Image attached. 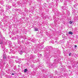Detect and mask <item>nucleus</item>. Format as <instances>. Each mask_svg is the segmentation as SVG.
<instances>
[{
  "label": "nucleus",
  "instance_id": "obj_16",
  "mask_svg": "<svg viewBox=\"0 0 78 78\" xmlns=\"http://www.w3.org/2000/svg\"><path fill=\"white\" fill-rule=\"evenodd\" d=\"M8 58H9V56H8Z\"/></svg>",
  "mask_w": 78,
  "mask_h": 78
},
{
  "label": "nucleus",
  "instance_id": "obj_1",
  "mask_svg": "<svg viewBox=\"0 0 78 78\" xmlns=\"http://www.w3.org/2000/svg\"><path fill=\"white\" fill-rule=\"evenodd\" d=\"M48 66L49 68L51 67H53V64L51 63H48Z\"/></svg>",
  "mask_w": 78,
  "mask_h": 78
},
{
  "label": "nucleus",
  "instance_id": "obj_6",
  "mask_svg": "<svg viewBox=\"0 0 78 78\" xmlns=\"http://www.w3.org/2000/svg\"><path fill=\"white\" fill-rule=\"evenodd\" d=\"M8 9H10L11 7L10 5H9L8 6Z\"/></svg>",
  "mask_w": 78,
  "mask_h": 78
},
{
  "label": "nucleus",
  "instance_id": "obj_19",
  "mask_svg": "<svg viewBox=\"0 0 78 78\" xmlns=\"http://www.w3.org/2000/svg\"><path fill=\"white\" fill-rule=\"evenodd\" d=\"M52 44H54V42H52Z\"/></svg>",
  "mask_w": 78,
  "mask_h": 78
},
{
  "label": "nucleus",
  "instance_id": "obj_14",
  "mask_svg": "<svg viewBox=\"0 0 78 78\" xmlns=\"http://www.w3.org/2000/svg\"><path fill=\"white\" fill-rule=\"evenodd\" d=\"M31 67H32V68H33V67L32 66V65H31Z\"/></svg>",
  "mask_w": 78,
  "mask_h": 78
},
{
  "label": "nucleus",
  "instance_id": "obj_7",
  "mask_svg": "<svg viewBox=\"0 0 78 78\" xmlns=\"http://www.w3.org/2000/svg\"><path fill=\"white\" fill-rule=\"evenodd\" d=\"M22 53H23L22 51H20V55H22Z\"/></svg>",
  "mask_w": 78,
  "mask_h": 78
},
{
  "label": "nucleus",
  "instance_id": "obj_2",
  "mask_svg": "<svg viewBox=\"0 0 78 78\" xmlns=\"http://www.w3.org/2000/svg\"><path fill=\"white\" fill-rule=\"evenodd\" d=\"M3 58L4 59H6V55L5 53H4L3 55Z\"/></svg>",
  "mask_w": 78,
  "mask_h": 78
},
{
  "label": "nucleus",
  "instance_id": "obj_4",
  "mask_svg": "<svg viewBox=\"0 0 78 78\" xmlns=\"http://www.w3.org/2000/svg\"><path fill=\"white\" fill-rule=\"evenodd\" d=\"M69 34H73V33L71 31H69L68 32Z\"/></svg>",
  "mask_w": 78,
  "mask_h": 78
},
{
  "label": "nucleus",
  "instance_id": "obj_17",
  "mask_svg": "<svg viewBox=\"0 0 78 78\" xmlns=\"http://www.w3.org/2000/svg\"><path fill=\"white\" fill-rule=\"evenodd\" d=\"M55 42H56V43H57V41H55Z\"/></svg>",
  "mask_w": 78,
  "mask_h": 78
},
{
  "label": "nucleus",
  "instance_id": "obj_11",
  "mask_svg": "<svg viewBox=\"0 0 78 78\" xmlns=\"http://www.w3.org/2000/svg\"><path fill=\"white\" fill-rule=\"evenodd\" d=\"M74 47H75L76 48V47H77V46H76V45H75L74 46Z\"/></svg>",
  "mask_w": 78,
  "mask_h": 78
},
{
  "label": "nucleus",
  "instance_id": "obj_22",
  "mask_svg": "<svg viewBox=\"0 0 78 78\" xmlns=\"http://www.w3.org/2000/svg\"><path fill=\"white\" fill-rule=\"evenodd\" d=\"M14 5H16V4H15Z\"/></svg>",
  "mask_w": 78,
  "mask_h": 78
},
{
  "label": "nucleus",
  "instance_id": "obj_23",
  "mask_svg": "<svg viewBox=\"0 0 78 78\" xmlns=\"http://www.w3.org/2000/svg\"><path fill=\"white\" fill-rule=\"evenodd\" d=\"M55 61V62H56V61Z\"/></svg>",
  "mask_w": 78,
  "mask_h": 78
},
{
  "label": "nucleus",
  "instance_id": "obj_9",
  "mask_svg": "<svg viewBox=\"0 0 78 78\" xmlns=\"http://www.w3.org/2000/svg\"><path fill=\"white\" fill-rule=\"evenodd\" d=\"M38 29H37V28H35V31H38Z\"/></svg>",
  "mask_w": 78,
  "mask_h": 78
},
{
  "label": "nucleus",
  "instance_id": "obj_18",
  "mask_svg": "<svg viewBox=\"0 0 78 78\" xmlns=\"http://www.w3.org/2000/svg\"><path fill=\"white\" fill-rule=\"evenodd\" d=\"M48 0H49V1H50V0H47V2H48Z\"/></svg>",
  "mask_w": 78,
  "mask_h": 78
},
{
  "label": "nucleus",
  "instance_id": "obj_13",
  "mask_svg": "<svg viewBox=\"0 0 78 78\" xmlns=\"http://www.w3.org/2000/svg\"><path fill=\"white\" fill-rule=\"evenodd\" d=\"M60 1H61V2H62V1H63V0H60Z\"/></svg>",
  "mask_w": 78,
  "mask_h": 78
},
{
  "label": "nucleus",
  "instance_id": "obj_12",
  "mask_svg": "<svg viewBox=\"0 0 78 78\" xmlns=\"http://www.w3.org/2000/svg\"><path fill=\"white\" fill-rule=\"evenodd\" d=\"M71 55V53H70L69 54V56H70Z\"/></svg>",
  "mask_w": 78,
  "mask_h": 78
},
{
  "label": "nucleus",
  "instance_id": "obj_20",
  "mask_svg": "<svg viewBox=\"0 0 78 78\" xmlns=\"http://www.w3.org/2000/svg\"><path fill=\"white\" fill-rule=\"evenodd\" d=\"M40 55H41V56H42V54H41Z\"/></svg>",
  "mask_w": 78,
  "mask_h": 78
},
{
  "label": "nucleus",
  "instance_id": "obj_8",
  "mask_svg": "<svg viewBox=\"0 0 78 78\" xmlns=\"http://www.w3.org/2000/svg\"><path fill=\"white\" fill-rule=\"evenodd\" d=\"M72 23H73V21H70L69 22V23H70V24H72Z\"/></svg>",
  "mask_w": 78,
  "mask_h": 78
},
{
  "label": "nucleus",
  "instance_id": "obj_10",
  "mask_svg": "<svg viewBox=\"0 0 78 78\" xmlns=\"http://www.w3.org/2000/svg\"><path fill=\"white\" fill-rule=\"evenodd\" d=\"M0 44H3V42H0Z\"/></svg>",
  "mask_w": 78,
  "mask_h": 78
},
{
  "label": "nucleus",
  "instance_id": "obj_15",
  "mask_svg": "<svg viewBox=\"0 0 78 78\" xmlns=\"http://www.w3.org/2000/svg\"><path fill=\"white\" fill-rule=\"evenodd\" d=\"M12 75H14V73H12Z\"/></svg>",
  "mask_w": 78,
  "mask_h": 78
},
{
  "label": "nucleus",
  "instance_id": "obj_21",
  "mask_svg": "<svg viewBox=\"0 0 78 78\" xmlns=\"http://www.w3.org/2000/svg\"><path fill=\"white\" fill-rule=\"evenodd\" d=\"M1 23H1V22H0V24H1Z\"/></svg>",
  "mask_w": 78,
  "mask_h": 78
},
{
  "label": "nucleus",
  "instance_id": "obj_3",
  "mask_svg": "<svg viewBox=\"0 0 78 78\" xmlns=\"http://www.w3.org/2000/svg\"><path fill=\"white\" fill-rule=\"evenodd\" d=\"M66 8L65 6V7H63L62 9L63 10H66Z\"/></svg>",
  "mask_w": 78,
  "mask_h": 78
},
{
  "label": "nucleus",
  "instance_id": "obj_5",
  "mask_svg": "<svg viewBox=\"0 0 78 78\" xmlns=\"http://www.w3.org/2000/svg\"><path fill=\"white\" fill-rule=\"evenodd\" d=\"M27 70H28V69H25L24 70V72L25 73L27 72Z\"/></svg>",
  "mask_w": 78,
  "mask_h": 78
}]
</instances>
